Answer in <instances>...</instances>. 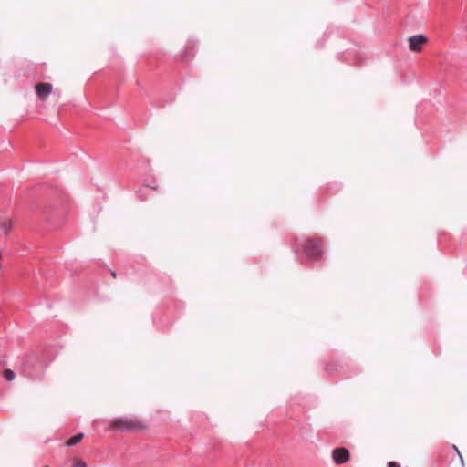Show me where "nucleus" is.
<instances>
[{
    "instance_id": "0eeeda50",
    "label": "nucleus",
    "mask_w": 467,
    "mask_h": 467,
    "mask_svg": "<svg viewBox=\"0 0 467 467\" xmlns=\"http://www.w3.org/2000/svg\"><path fill=\"white\" fill-rule=\"evenodd\" d=\"M3 376L7 381H12L16 378L15 372L9 368L4 370Z\"/></svg>"
},
{
    "instance_id": "1a4fd4ad",
    "label": "nucleus",
    "mask_w": 467,
    "mask_h": 467,
    "mask_svg": "<svg viewBox=\"0 0 467 467\" xmlns=\"http://www.w3.org/2000/svg\"><path fill=\"white\" fill-rule=\"evenodd\" d=\"M72 467H87V464L82 460H77Z\"/></svg>"
},
{
    "instance_id": "9b49d317",
    "label": "nucleus",
    "mask_w": 467,
    "mask_h": 467,
    "mask_svg": "<svg viewBox=\"0 0 467 467\" xmlns=\"http://www.w3.org/2000/svg\"><path fill=\"white\" fill-rule=\"evenodd\" d=\"M389 467H400V465L394 462H389Z\"/></svg>"
},
{
    "instance_id": "f257e3e1",
    "label": "nucleus",
    "mask_w": 467,
    "mask_h": 467,
    "mask_svg": "<svg viewBox=\"0 0 467 467\" xmlns=\"http://www.w3.org/2000/svg\"><path fill=\"white\" fill-rule=\"evenodd\" d=\"M146 428V424L138 418H116L109 423V429L118 431H138Z\"/></svg>"
},
{
    "instance_id": "423d86ee",
    "label": "nucleus",
    "mask_w": 467,
    "mask_h": 467,
    "mask_svg": "<svg viewBox=\"0 0 467 467\" xmlns=\"http://www.w3.org/2000/svg\"><path fill=\"white\" fill-rule=\"evenodd\" d=\"M83 438H84V434L78 433V434L71 437L70 439H68L66 441V446H74V445L78 444V442H80Z\"/></svg>"
},
{
    "instance_id": "f03ea898",
    "label": "nucleus",
    "mask_w": 467,
    "mask_h": 467,
    "mask_svg": "<svg viewBox=\"0 0 467 467\" xmlns=\"http://www.w3.org/2000/svg\"><path fill=\"white\" fill-rule=\"evenodd\" d=\"M304 251L309 258L317 259L322 254V244L318 240H307L304 244Z\"/></svg>"
},
{
    "instance_id": "7ed1b4c3",
    "label": "nucleus",
    "mask_w": 467,
    "mask_h": 467,
    "mask_svg": "<svg viewBox=\"0 0 467 467\" xmlns=\"http://www.w3.org/2000/svg\"><path fill=\"white\" fill-rule=\"evenodd\" d=\"M409 48L412 52H420L422 50L423 45L428 42V38L421 35L411 36L408 38Z\"/></svg>"
},
{
    "instance_id": "39448f33",
    "label": "nucleus",
    "mask_w": 467,
    "mask_h": 467,
    "mask_svg": "<svg viewBox=\"0 0 467 467\" xmlns=\"http://www.w3.org/2000/svg\"><path fill=\"white\" fill-rule=\"evenodd\" d=\"M36 93L41 100H45L53 90V86L50 83H38L35 87Z\"/></svg>"
},
{
    "instance_id": "f8f14e48",
    "label": "nucleus",
    "mask_w": 467,
    "mask_h": 467,
    "mask_svg": "<svg viewBox=\"0 0 467 467\" xmlns=\"http://www.w3.org/2000/svg\"><path fill=\"white\" fill-rule=\"evenodd\" d=\"M111 275L115 278L116 277V273L114 271L111 272Z\"/></svg>"
},
{
    "instance_id": "9d476101",
    "label": "nucleus",
    "mask_w": 467,
    "mask_h": 467,
    "mask_svg": "<svg viewBox=\"0 0 467 467\" xmlns=\"http://www.w3.org/2000/svg\"><path fill=\"white\" fill-rule=\"evenodd\" d=\"M453 449L455 450V451L457 452V454L459 455L460 457V460H461V462H462V465L463 466L464 465V462H463V458L459 451V449L457 448V446L453 445Z\"/></svg>"
},
{
    "instance_id": "20e7f679",
    "label": "nucleus",
    "mask_w": 467,
    "mask_h": 467,
    "mask_svg": "<svg viewBox=\"0 0 467 467\" xmlns=\"http://www.w3.org/2000/svg\"><path fill=\"white\" fill-rule=\"evenodd\" d=\"M332 458L337 464H343L349 460V451L343 447L334 449Z\"/></svg>"
},
{
    "instance_id": "6e6552de",
    "label": "nucleus",
    "mask_w": 467,
    "mask_h": 467,
    "mask_svg": "<svg viewBox=\"0 0 467 467\" xmlns=\"http://www.w3.org/2000/svg\"><path fill=\"white\" fill-rule=\"evenodd\" d=\"M12 227V222L10 220H5L1 223V228L4 230L5 234H7Z\"/></svg>"
}]
</instances>
